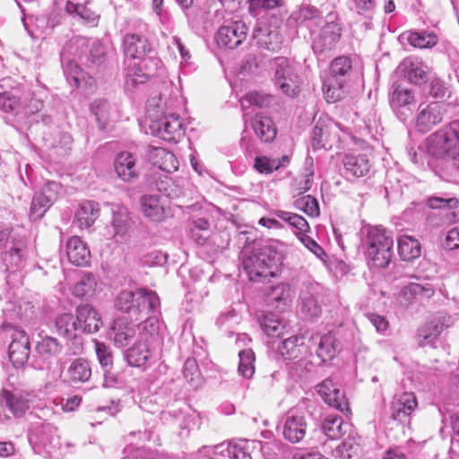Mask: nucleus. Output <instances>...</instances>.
<instances>
[{"instance_id": "4", "label": "nucleus", "mask_w": 459, "mask_h": 459, "mask_svg": "<svg viewBox=\"0 0 459 459\" xmlns=\"http://www.w3.org/2000/svg\"><path fill=\"white\" fill-rule=\"evenodd\" d=\"M28 257L27 239L12 229L0 231V269L14 273L24 267Z\"/></svg>"}, {"instance_id": "48", "label": "nucleus", "mask_w": 459, "mask_h": 459, "mask_svg": "<svg viewBox=\"0 0 459 459\" xmlns=\"http://www.w3.org/2000/svg\"><path fill=\"white\" fill-rule=\"evenodd\" d=\"M96 286V277L91 273H86L74 285L72 293L76 298L88 299L93 296Z\"/></svg>"}, {"instance_id": "10", "label": "nucleus", "mask_w": 459, "mask_h": 459, "mask_svg": "<svg viewBox=\"0 0 459 459\" xmlns=\"http://www.w3.org/2000/svg\"><path fill=\"white\" fill-rule=\"evenodd\" d=\"M447 112V104L442 101L421 103L418 107L415 126L421 133L429 132L440 124Z\"/></svg>"}, {"instance_id": "13", "label": "nucleus", "mask_w": 459, "mask_h": 459, "mask_svg": "<svg viewBox=\"0 0 459 459\" xmlns=\"http://www.w3.org/2000/svg\"><path fill=\"white\" fill-rule=\"evenodd\" d=\"M342 28L337 22H326L312 39V49L316 56L333 50L341 39Z\"/></svg>"}, {"instance_id": "63", "label": "nucleus", "mask_w": 459, "mask_h": 459, "mask_svg": "<svg viewBox=\"0 0 459 459\" xmlns=\"http://www.w3.org/2000/svg\"><path fill=\"white\" fill-rule=\"evenodd\" d=\"M254 168L261 174H271L281 168V161L265 156H256Z\"/></svg>"}, {"instance_id": "31", "label": "nucleus", "mask_w": 459, "mask_h": 459, "mask_svg": "<svg viewBox=\"0 0 459 459\" xmlns=\"http://www.w3.org/2000/svg\"><path fill=\"white\" fill-rule=\"evenodd\" d=\"M154 345L148 342L137 339L134 344L126 350L125 358L131 367H143L147 364L152 356Z\"/></svg>"}, {"instance_id": "54", "label": "nucleus", "mask_w": 459, "mask_h": 459, "mask_svg": "<svg viewBox=\"0 0 459 459\" xmlns=\"http://www.w3.org/2000/svg\"><path fill=\"white\" fill-rule=\"evenodd\" d=\"M310 143L314 150L331 149L332 143L329 139L328 127L316 124L311 132Z\"/></svg>"}, {"instance_id": "45", "label": "nucleus", "mask_w": 459, "mask_h": 459, "mask_svg": "<svg viewBox=\"0 0 459 459\" xmlns=\"http://www.w3.org/2000/svg\"><path fill=\"white\" fill-rule=\"evenodd\" d=\"M421 247L420 242L410 236H402L398 239V253L404 261H412L420 255Z\"/></svg>"}, {"instance_id": "57", "label": "nucleus", "mask_w": 459, "mask_h": 459, "mask_svg": "<svg viewBox=\"0 0 459 459\" xmlns=\"http://www.w3.org/2000/svg\"><path fill=\"white\" fill-rule=\"evenodd\" d=\"M238 373L246 377L250 378L255 373V356L251 349H245L239 351Z\"/></svg>"}, {"instance_id": "11", "label": "nucleus", "mask_w": 459, "mask_h": 459, "mask_svg": "<svg viewBox=\"0 0 459 459\" xmlns=\"http://www.w3.org/2000/svg\"><path fill=\"white\" fill-rule=\"evenodd\" d=\"M275 215L299 230L297 233L299 239L309 251L321 260L324 261L327 255L324 249L313 238L306 235V232L310 228L305 218L297 213L285 211H277Z\"/></svg>"}, {"instance_id": "41", "label": "nucleus", "mask_w": 459, "mask_h": 459, "mask_svg": "<svg viewBox=\"0 0 459 459\" xmlns=\"http://www.w3.org/2000/svg\"><path fill=\"white\" fill-rule=\"evenodd\" d=\"M278 351L282 359L291 360L305 353L307 347L304 345L302 337L291 336L281 343Z\"/></svg>"}, {"instance_id": "30", "label": "nucleus", "mask_w": 459, "mask_h": 459, "mask_svg": "<svg viewBox=\"0 0 459 459\" xmlns=\"http://www.w3.org/2000/svg\"><path fill=\"white\" fill-rule=\"evenodd\" d=\"M66 255L71 264L76 266H87L91 261V252L85 242L77 236L66 241Z\"/></svg>"}, {"instance_id": "21", "label": "nucleus", "mask_w": 459, "mask_h": 459, "mask_svg": "<svg viewBox=\"0 0 459 459\" xmlns=\"http://www.w3.org/2000/svg\"><path fill=\"white\" fill-rule=\"evenodd\" d=\"M12 342L8 347V355L14 367L23 366L30 356V342L23 330L13 329L11 334Z\"/></svg>"}, {"instance_id": "33", "label": "nucleus", "mask_w": 459, "mask_h": 459, "mask_svg": "<svg viewBox=\"0 0 459 459\" xmlns=\"http://www.w3.org/2000/svg\"><path fill=\"white\" fill-rule=\"evenodd\" d=\"M32 307L30 303L22 302V301H12L6 304V307L4 308V315L5 321L2 324V328L4 331L8 329H17L13 326V324L17 320H22L27 318L29 313H31Z\"/></svg>"}, {"instance_id": "53", "label": "nucleus", "mask_w": 459, "mask_h": 459, "mask_svg": "<svg viewBox=\"0 0 459 459\" xmlns=\"http://www.w3.org/2000/svg\"><path fill=\"white\" fill-rule=\"evenodd\" d=\"M320 17L321 12L316 7L304 5L290 14L289 22L299 26L307 22L318 20Z\"/></svg>"}, {"instance_id": "8", "label": "nucleus", "mask_w": 459, "mask_h": 459, "mask_svg": "<svg viewBox=\"0 0 459 459\" xmlns=\"http://www.w3.org/2000/svg\"><path fill=\"white\" fill-rule=\"evenodd\" d=\"M273 82L284 95L294 98L300 91V79L295 65L286 57L278 56L271 63Z\"/></svg>"}, {"instance_id": "34", "label": "nucleus", "mask_w": 459, "mask_h": 459, "mask_svg": "<svg viewBox=\"0 0 459 459\" xmlns=\"http://www.w3.org/2000/svg\"><path fill=\"white\" fill-rule=\"evenodd\" d=\"M91 377V368L88 360L83 358L74 359L68 366L65 377L71 385L86 383Z\"/></svg>"}, {"instance_id": "62", "label": "nucleus", "mask_w": 459, "mask_h": 459, "mask_svg": "<svg viewBox=\"0 0 459 459\" xmlns=\"http://www.w3.org/2000/svg\"><path fill=\"white\" fill-rule=\"evenodd\" d=\"M358 449L359 445L351 438H347L335 447L333 455L338 459H351Z\"/></svg>"}, {"instance_id": "36", "label": "nucleus", "mask_w": 459, "mask_h": 459, "mask_svg": "<svg viewBox=\"0 0 459 459\" xmlns=\"http://www.w3.org/2000/svg\"><path fill=\"white\" fill-rule=\"evenodd\" d=\"M359 19L355 22L361 32L373 29V16L375 13V0H354Z\"/></svg>"}, {"instance_id": "24", "label": "nucleus", "mask_w": 459, "mask_h": 459, "mask_svg": "<svg viewBox=\"0 0 459 459\" xmlns=\"http://www.w3.org/2000/svg\"><path fill=\"white\" fill-rule=\"evenodd\" d=\"M435 293V288L429 282H411L404 286L399 295L400 303L409 306L430 299Z\"/></svg>"}, {"instance_id": "59", "label": "nucleus", "mask_w": 459, "mask_h": 459, "mask_svg": "<svg viewBox=\"0 0 459 459\" xmlns=\"http://www.w3.org/2000/svg\"><path fill=\"white\" fill-rule=\"evenodd\" d=\"M273 99L274 97L271 94L260 91H250L246 94L244 100L241 101V107L244 110L247 108V104L263 108L268 107Z\"/></svg>"}, {"instance_id": "15", "label": "nucleus", "mask_w": 459, "mask_h": 459, "mask_svg": "<svg viewBox=\"0 0 459 459\" xmlns=\"http://www.w3.org/2000/svg\"><path fill=\"white\" fill-rule=\"evenodd\" d=\"M57 333L66 339L71 340L69 350L72 354H81L83 350L82 340L78 336V323L76 317L70 313L58 316L55 322Z\"/></svg>"}, {"instance_id": "5", "label": "nucleus", "mask_w": 459, "mask_h": 459, "mask_svg": "<svg viewBox=\"0 0 459 459\" xmlns=\"http://www.w3.org/2000/svg\"><path fill=\"white\" fill-rule=\"evenodd\" d=\"M366 257L372 266L385 268L393 256L394 239L382 226H369L365 238Z\"/></svg>"}, {"instance_id": "29", "label": "nucleus", "mask_w": 459, "mask_h": 459, "mask_svg": "<svg viewBox=\"0 0 459 459\" xmlns=\"http://www.w3.org/2000/svg\"><path fill=\"white\" fill-rule=\"evenodd\" d=\"M30 441L43 446L48 453L58 445L57 429L52 424L43 422L35 427L30 435Z\"/></svg>"}, {"instance_id": "58", "label": "nucleus", "mask_w": 459, "mask_h": 459, "mask_svg": "<svg viewBox=\"0 0 459 459\" xmlns=\"http://www.w3.org/2000/svg\"><path fill=\"white\" fill-rule=\"evenodd\" d=\"M334 342V337L331 333L325 334L320 338L316 352L321 361L325 362L334 357L336 351Z\"/></svg>"}, {"instance_id": "50", "label": "nucleus", "mask_w": 459, "mask_h": 459, "mask_svg": "<svg viewBox=\"0 0 459 459\" xmlns=\"http://www.w3.org/2000/svg\"><path fill=\"white\" fill-rule=\"evenodd\" d=\"M248 13L253 17H259L283 5V0H247Z\"/></svg>"}, {"instance_id": "27", "label": "nucleus", "mask_w": 459, "mask_h": 459, "mask_svg": "<svg viewBox=\"0 0 459 459\" xmlns=\"http://www.w3.org/2000/svg\"><path fill=\"white\" fill-rule=\"evenodd\" d=\"M114 169L117 177L125 182H131L139 176L136 158L130 152L118 153L114 160Z\"/></svg>"}, {"instance_id": "56", "label": "nucleus", "mask_w": 459, "mask_h": 459, "mask_svg": "<svg viewBox=\"0 0 459 459\" xmlns=\"http://www.w3.org/2000/svg\"><path fill=\"white\" fill-rule=\"evenodd\" d=\"M407 40L414 48H426L435 46L437 42V38L434 33L410 31Z\"/></svg>"}, {"instance_id": "47", "label": "nucleus", "mask_w": 459, "mask_h": 459, "mask_svg": "<svg viewBox=\"0 0 459 459\" xmlns=\"http://www.w3.org/2000/svg\"><path fill=\"white\" fill-rule=\"evenodd\" d=\"M90 3V0H87L84 4H74L71 1H67L65 10L69 14H75L79 16L87 23L96 25L100 19V14L88 6Z\"/></svg>"}, {"instance_id": "38", "label": "nucleus", "mask_w": 459, "mask_h": 459, "mask_svg": "<svg viewBox=\"0 0 459 459\" xmlns=\"http://www.w3.org/2000/svg\"><path fill=\"white\" fill-rule=\"evenodd\" d=\"M62 344L55 337L48 334H39L36 342V353L43 360H48L57 356L62 351Z\"/></svg>"}, {"instance_id": "22", "label": "nucleus", "mask_w": 459, "mask_h": 459, "mask_svg": "<svg viewBox=\"0 0 459 459\" xmlns=\"http://www.w3.org/2000/svg\"><path fill=\"white\" fill-rule=\"evenodd\" d=\"M143 215L153 221H161L170 214L167 199L158 195H145L141 198Z\"/></svg>"}, {"instance_id": "17", "label": "nucleus", "mask_w": 459, "mask_h": 459, "mask_svg": "<svg viewBox=\"0 0 459 459\" xmlns=\"http://www.w3.org/2000/svg\"><path fill=\"white\" fill-rule=\"evenodd\" d=\"M416 104L414 92L403 86L397 85L390 95V105L397 117L405 122L411 116Z\"/></svg>"}, {"instance_id": "3", "label": "nucleus", "mask_w": 459, "mask_h": 459, "mask_svg": "<svg viewBox=\"0 0 459 459\" xmlns=\"http://www.w3.org/2000/svg\"><path fill=\"white\" fill-rule=\"evenodd\" d=\"M115 307L138 320L151 313L155 314L160 307V299L157 293L144 288L135 291L122 290L115 299Z\"/></svg>"}, {"instance_id": "6", "label": "nucleus", "mask_w": 459, "mask_h": 459, "mask_svg": "<svg viewBox=\"0 0 459 459\" xmlns=\"http://www.w3.org/2000/svg\"><path fill=\"white\" fill-rule=\"evenodd\" d=\"M428 152L451 163L459 156V119L453 120L428 138Z\"/></svg>"}, {"instance_id": "40", "label": "nucleus", "mask_w": 459, "mask_h": 459, "mask_svg": "<svg viewBox=\"0 0 459 459\" xmlns=\"http://www.w3.org/2000/svg\"><path fill=\"white\" fill-rule=\"evenodd\" d=\"M252 128L262 142L268 143L276 136V129L270 117L257 114L251 121Z\"/></svg>"}, {"instance_id": "25", "label": "nucleus", "mask_w": 459, "mask_h": 459, "mask_svg": "<svg viewBox=\"0 0 459 459\" xmlns=\"http://www.w3.org/2000/svg\"><path fill=\"white\" fill-rule=\"evenodd\" d=\"M400 69L408 81L413 84H422L428 81L429 67L418 57L408 56L400 65Z\"/></svg>"}, {"instance_id": "51", "label": "nucleus", "mask_w": 459, "mask_h": 459, "mask_svg": "<svg viewBox=\"0 0 459 459\" xmlns=\"http://www.w3.org/2000/svg\"><path fill=\"white\" fill-rule=\"evenodd\" d=\"M125 88L126 91H134L140 85L144 84L150 78L148 74H144L143 68L138 65L128 66L125 74Z\"/></svg>"}, {"instance_id": "9", "label": "nucleus", "mask_w": 459, "mask_h": 459, "mask_svg": "<svg viewBox=\"0 0 459 459\" xmlns=\"http://www.w3.org/2000/svg\"><path fill=\"white\" fill-rule=\"evenodd\" d=\"M88 49V40L85 38L76 37L72 39L65 46L61 54V62L64 66V74L67 82L74 87L80 86L81 80L83 79V73L81 67L74 59L65 61V55H73L74 57H81L82 54Z\"/></svg>"}, {"instance_id": "42", "label": "nucleus", "mask_w": 459, "mask_h": 459, "mask_svg": "<svg viewBox=\"0 0 459 459\" xmlns=\"http://www.w3.org/2000/svg\"><path fill=\"white\" fill-rule=\"evenodd\" d=\"M135 327L132 324L124 323L122 320L115 321L111 328V338L118 347H125L130 343L135 336Z\"/></svg>"}, {"instance_id": "18", "label": "nucleus", "mask_w": 459, "mask_h": 459, "mask_svg": "<svg viewBox=\"0 0 459 459\" xmlns=\"http://www.w3.org/2000/svg\"><path fill=\"white\" fill-rule=\"evenodd\" d=\"M316 391L325 403L341 412H350L348 400L339 385L326 378L316 385Z\"/></svg>"}, {"instance_id": "26", "label": "nucleus", "mask_w": 459, "mask_h": 459, "mask_svg": "<svg viewBox=\"0 0 459 459\" xmlns=\"http://www.w3.org/2000/svg\"><path fill=\"white\" fill-rule=\"evenodd\" d=\"M76 319L81 333H93L98 332L102 325L99 313L89 304L77 307Z\"/></svg>"}, {"instance_id": "23", "label": "nucleus", "mask_w": 459, "mask_h": 459, "mask_svg": "<svg viewBox=\"0 0 459 459\" xmlns=\"http://www.w3.org/2000/svg\"><path fill=\"white\" fill-rule=\"evenodd\" d=\"M322 286L318 283L307 284L300 294V312L307 318L314 319L320 316L322 308L319 303V294Z\"/></svg>"}, {"instance_id": "16", "label": "nucleus", "mask_w": 459, "mask_h": 459, "mask_svg": "<svg viewBox=\"0 0 459 459\" xmlns=\"http://www.w3.org/2000/svg\"><path fill=\"white\" fill-rule=\"evenodd\" d=\"M416 396L411 392H403L395 394L389 408V416L401 424H408L410 416L417 408Z\"/></svg>"}, {"instance_id": "7", "label": "nucleus", "mask_w": 459, "mask_h": 459, "mask_svg": "<svg viewBox=\"0 0 459 459\" xmlns=\"http://www.w3.org/2000/svg\"><path fill=\"white\" fill-rule=\"evenodd\" d=\"M316 410V402L307 398L300 400L295 409L290 411L284 419L281 426L284 439L291 444L301 442L307 429L306 415L314 416Z\"/></svg>"}, {"instance_id": "28", "label": "nucleus", "mask_w": 459, "mask_h": 459, "mask_svg": "<svg viewBox=\"0 0 459 459\" xmlns=\"http://www.w3.org/2000/svg\"><path fill=\"white\" fill-rule=\"evenodd\" d=\"M124 54L132 59H141L152 52L149 41L143 36L128 33L123 40Z\"/></svg>"}, {"instance_id": "44", "label": "nucleus", "mask_w": 459, "mask_h": 459, "mask_svg": "<svg viewBox=\"0 0 459 459\" xmlns=\"http://www.w3.org/2000/svg\"><path fill=\"white\" fill-rule=\"evenodd\" d=\"M350 428L338 415H328L322 423V430L330 439L341 438Z\"/></svg>"}, {"instance_id": "61", "label": "nucleus", "mask_w": 459, "mask_h": 459, "mask_svg": "<svg viewBox=\"0 0 459 459\" xmlns=\"http://www.w3.org/2000/svg\"><path fill=\"white\" fill-rule=\"evenodd\" d=\"M295 206L311 217H316L320 213L317 200L309 195L298 198Z\"/></svg>"}, {"instance_id": "46", "label": "nucleus", "mask_w": 459, "mask_h": 459, "mask_svg": "<svg viewBox=\"0 0 459 459\" xmlns=\"http://www.w3.org/2000/svg\"><path fill=\"white\" fill-rule=\"evenodd\" d=\"M139 333L137 339L148 342L152 345L159 340V321L155 316H149L143 322L137 325Z\"/></svg>"}, {"instance_id": "19", "label": "nucleus", "mask_w": 459, "mask_h": 459, "mask_svg": "<svg viewBox=\"0 0 459 459\" xmlns=\"http://www.w3.org/2000/svg\"><path fill=\"white\" fill-rule=\"evenodd\" d=\"M60 186L56 182H48L42 190L36 193L30 204V217L33 220L40 219L47 210L57 199Z\"/></svg>"}, {"instance_id": "60", "label": "nucleus", "mask_w": 459, "mask_h": 459, "mask_svg": "<svg viewBox=\"0 0 459 459\" xmlns=\"http://www.w3.org/2000/svg\"><path fill=\"white\" fill-rule=\"evenodd\" d=\"M94 349L97 359L102 369L112 368L113 352L109 346L104 342L94 341Z\"/></svg>"}, {"instance_id": "20", "label": "nucleus", "mask_w": 459, "mask_h": 459, "mask_svg": "<svg viewBox=\"0 0 459 459\" xmlns=\"http://www.w3.org/2000/svg\"><path fill=\"white\" fill-rule=\"evenodd\" d=\"M450 325V317L446 315H439L418 329L416 339L421 347L433 346L441 333Z\"/></svg>"}, {"instance_id": "39", "label": "nucleus", "mask_w": 459, "mask_h": 459, "mask_svg": "<svg viewBox=\"0 0 459 459\" xmlns=\"http://www.w3.org/2000/svg\"><path fill=\"white\" fill-rule=\"evenodd\" d=\"M352 73V61L347 56L334 58L330 65V78L336 83L344 84Z\"/></svg>"}, {"instance_id": "64", "label": "nucleus", "mask_w": 459, "mask_h": 459, "mask_svg": "<svg viewBox=\"0 0 459 459\" xmlns=\"http://www.w3.org/2000/svg\"><path fill=\"white\" fill-rule=\"evenodd\" d=\"M183 375L186 381L192 384L194 386L199 385L201 383L200 371L197 362L195 359L188 358L185 361Z\"/></svg>"}, {"instance_id": "1", "label": "nucleus", "mask_w": 459, "mask_h": 459, "mask_svg": "<svg viewBox=\"0 0 459 459\" xmlns=\"http://www.w3.org/2000/svg\"><path fill=\"white\" fill-rule=\"evenodd\" d=\"M282 259V253L274 245L267 244L251 251L244 250L241 263L249 280L259 281L275 276Z\"/></svg>"}, {"instance_id": "12", "label": "nucleus", "mask_w": 459, "mask_h": 459, "mask_svg": "<svg viewBox=\"0 0 459 459\" xmlns=\"http://www.w3.org/2000/svg\"><path fill=\"white\" fill-rule=\"evenodd\" d=\"M198 459H252L249 445L246 440L238 443H221L212 448L199 452Z\"/></svg>"}, {"instance_id": "35", "label": "nucleus", "mask_w": 459, "mask_h": 459, "mask_svg": "<svg viewBox=\"0 0 459 459\" xmlns=\"http://www.w3.org/2000/svg\"><path fill=\"white\" fill-rule=\"evenodd\" d=\"M1 400L15 417L23 415L30 408L28 395L18 391H2Z\"/></svg>"}, {"instance_id": "49", "label": "nucleus", "mask_w": 459, "mask_h": 459, "mask_svg": "<svg viewBox=\"0 0 459 459\" xmlns=\"http://www.w3.org/2000/svg\"><path fill=\"white\" fill-rule=\"evenodd\" d=\"M90 109L96 118L99 128L106 129L110 121V104L103 99L94 100L91 103Z\"/></svg>"}, {"instance_id": "37", "label": "nucleus", "mask_w": 459, "mask_h": 459, "mask_svg": "<svg viewBox=\"0 0 459 459\" xmlns=\"http://www.w3.org/2000/svg\"><path fill=\"white\" fill-rule=\"evenodd\" d=\"M100 215V204L95 201H83L75 212V221L81 229H89Z\"/></svg>"}, {"instance_id": "2", "label": "nucleus", "mask_w": 459, "mask_h": 459, "mask_svg": "<svg viewBox=\"0 0 459 459\" xmlns=\"http://www.w3.org/2000/svg\"><path fill=\"white\" fill-rule=\"evenodd\" d=\"M160 102V99L148 100L146 117L150 132L169 143H178L185 134L183 124L178 114L165 110Z\"/></svg>"}, {"instance_id": "32", "label": "nucleus", "mask_w": 459, "mask_h": 459, "mask_svg": "<svg viewBox=\"0 0 459 459\" xmlns=\"http://www.w3.org/2000/svg\"><path fill=\"white\" fill-rule=\"evenodd\" d=\"M342 164L347 176L359 178L367 175L370 169L371 163L366 154H345L342 158Z\"/></svg>"}, {"instance_id": "14", "label": "nucleus", "mask_w": 459, "mask_h": 459, "mask_svg": "<svg viewBox=\"0 0 459 459\" xmlns=\"http://www.w3.org/2000/svg\"><path fill=\"white\" fill-rule=\"evenodd\" d=\"M248 28L242 21H236L221 26L215 34V40L220 48L234 49L244 42Z\"/></svg>"}, {"instance_id": "55", "label": "nucleus", "mask_w": 459, "mask_h": 459, "mask_svg": "<svg viewBox=\"0 0 459 459\" xmlns=\"http://www.w3.org/2000/svg\"><path fill=\"white\" fill-rule=\"evenodd\" d=\"M268 299L271 302L276 303V307L288 306L291 301V290L290 285L280 283L273 287L268 294Z\"/></svg>"}, {"instance_id": "43", "label": "nucleus", "mask_w": 459, "mask_h": 459, "mask_svg": "<svg viewBox=\"0 0 459 459\" xmlns=\"http://www.w3.org/2000/svg\"><path fill=\"white\" fill-rule=\"evenodd\" d=\"M128 210L121 205L112 207L111 225L114 230V237L124 238L130 227Z\"/></svg>"}, {"instance_id": "52", "label": "nucleus", "mask_w": 459, "mask_h": 459, "mask_svg": "<svg viewBox=\"0 0 459 459\" xmlns=\"http://www.w3.org/2000/svg\"><path fill=\"white\" fill-rule=\"evenodd\" d=\"M260 325L264 333L267 336L273 338L280 337L283 333L285 328L279 317L273 313L264 315L260 319Z\"/></svg>"}]
</instances>
